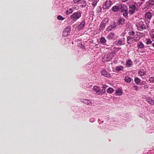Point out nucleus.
<instances>
[{
	"instance_id": "f257e3e1",
	"label": "nucleus",
	"mask_w": 154,
	"mask_h": 154,
	"mask_svg": "<svg viewBox=\"0 0 154 154\" xmlns=\"http://www.w3.org/2000/svg\"><path fill=\"white\" fill-rule=\"evenodd\" d=\"M146 24L145 21H140L136 24V27L138 30H143L144 29H145Z\"/></svg>"
},
{
	"instance_id": "f03ea898",
	"label": "nucleus",
	"mask_w": 154,
	"mask_h": 154,
	"mask_svg": "<svg viewBox=\"0 0 154 154\" xmlns=\"http://www.w3.org/2000/svg\"><path fill=\"white\" fill-rule=\"evenodd\" d=\"M137 5L133 4L129 6V13L131 14H133L136 11H138Z\"/></svg>"
},
{
	"instance_id": "7ed1b4c3",
	"label": "nucleus",
	"mask_w": 154,
	"mask_h": 154,
	"mask_svg": "<svg viewBox=\"0 0 154 154\" xmlns=\"http://www.w3.org/2000/svg\"><path fill=\"white\" fill-rule=\"evenodd\" d=\"M93 90L98 94H103L104 93V89H101L100 87L98 86H94Z\"/></svg>"
},
{
	"instance_id": "20e7f679",
	"label": "nucleus",
	"mask_w": 154,
	"mask_h": 154,
	"mask_svg": "<svg viewBox=\"0 0 154 154\" xmlns=\"http://www.w3.org/2000/svg\"><path fill=\"white\" fill-rule=\"evenodd\" d=\"M81 17V14L79 12H76L73 14L71 18L73 20L76 21Z\"/></svg>"
},
{
	"instance_id": "39448f33",
	"label": "nucleus",
	"mask_w": 154,
	"mask_h": 154,
	"mask_svg": "<svg viewBox=\"0 0 154 154\" xmlns=\"http://www.w3.org/2000/svg\"><path fill=\"white\" fill-rule=\"evenodd\" d=\"M112 4V3L111 0H107L103 5V8L105 9H108L111 7Z\"/></svg>"
},
{
	"instance_id": "423d86ee",
	"label": "nucleus",
	"mask_w": 154,
	"mask_h": 154,
	"mask_svg": "<svg viewBox=\"0 0 154 154\" xmlns=\"http://www.w3.org/2000/svg\"><path fill=\"white\" fill-rule=\"evenodd\" d=\"M70 30L69 29H65L63 32V35L64 37L68 36L70 34Z\"/></svg>"
},
{
	"instance_id": "0eeeda50",
	"label": "nucleus",
	"mask_w": 154,
	"mask_h": 154,
	"mask_svg": "<svg viewBox=\"0 0 154 154\" xmlns=\"http://www.w3.org/2000/svg\"><path fill=\"white\" fill-rule=\"evenodd\" d=\"M116 38L115 33L112 32L109 33L106 37L109 40L115 39V38Z\"/></svg>"
},
{
	"instance_id": "6e6552de",
	"label": "nucleus",
	"mask_w": 154,
	"mask_h": 154,
	"mask_svg": "<svg viewBox=\"0 0 154 154\" xmlns=\"http://www.w3.org/2000/svg\"><path fill=\"white\" fill-rule=\"evenodd\" d=\"M101 74L105 77H110V75L105 69H103L101 72Z\"/></svg>"
},
{
	"instance_id": "1a4fd4ad",
	"label": "nucleus",
	"mask_w": 154,
	"mask_h": 154,
	"mask_svg": "<svg viewBox=\"0 0 154 154\" xmlns=\"http://www.w3.org/2000/svg\"><path fill=\"white\" fill-rule=\"evenodd\" d=\"M119 9L122 12H125V11H127L128 8L127 7L123 4H121L119 6Z\"/></svg>"
},
{
	"instance_id": "9d476101",
	"label": "nucleus",
	"mask_w": 154,
	"mask_h": 154,
	"mask_svg": "<svg viewBox=\"0 0 154 154\" xmlns=\"http://www.w3.org/2000/svg\"><path fill=\"white\" fill-rule=\"evenodd\" d=\"M124 39L121 38L117 41H116L115 43L116 44V45L118 46L124 44Z\"/></svg>"
},
{
	"instance_id": "9b49d317",
	"label": "nucleus",
	"mask_w": 154,
	"mask_h": 154,
	"mask_svg": "<svg viewBox=\"0 0 154 154\" xmlns=\"http://www.w3.org/2000/svg\"><path fill=\"white\" fill-rule=\"evenodd\" d=\"M81 102L88 105H91L92 104L91 102L88 99H82L81 100Z\"/></svg>"
},
{
	"instance_id": "f8f14e48",
	"label": "nucleus",
	"mask_w": 154,
	"mask_h": 154,
	"mask_svg": "<svg viewBox=\"0 0 154 154\" xmlns=\"http://www.w3.org/2000/svg\"><path fill=\"white\" fill-rule=\"evenodd\" d=\"M85 25V21L83 20L80 25L78 26V29L79 30H81L83 29Z\"/></svg>"
},
{
	"instance_id": "ddd939ff",
	"label": "nucleus",
	"mask_w": 154,
	"mask_h": 154,
	"mask_svg": "<svg viewBox=\"0 0 154 154\" xmlns=\"http://www.w3.org/2000/svg\"><path fill=\"white\" fill-rule=\"evenodd\" d=\"M124 69L123 66L120 65L117 66L115 68V70L116 72H119L120 71H123Z\"/></svg>"
},
{
	"instance_id": "4468645a",
	"label": "nucleus",
	"mask_w": 154,
	"mask_h": 154,
	"mask_svg": "<svg viewBox=\"0 0 154 154\" xmlns=\"http://www.w3.org/2000/svg\"><path fill=\"white\" fill-rule=\"evenodd\" d=\"M146 72V70L142 69H141L138 71V74L140 76L142 77V76L145 74Z\"/></svg>"
},
{
	"instance_id": "2eb2a0df",
	"label": "nucleus",
	"mask_w": 154,
	"mask_h": 154,
	"mask_svg": "<svg viewBox=\"0 0 154 154\" xmlns=\"http://www.w3.org/2000/svg\"><path fill=\"white\" fill-rule=\"evenodd\" d=\"M112 55L113 54L112 53L108 54L107 55L105 56L106 58L107 59L106 61H107L111 59L113 57Z\"/></svg>"
},
{
	"instance_id": "dca6fc26",
	"label": "nucleus",
	"mask_w": 154,
	"mask_h": 154,
	"mask_svg": "<svg viewBox=\"0 0 154 154\" xmlns=\"http://www.w3.org/2000/svg\"><path fill=\"white\" fill-rule=\"evenodd\" d=\"M137 47L139 48H144V46L142 42H139L137 44Z\"/></svg>"
},
{
	"instance_id": "f3484780",
	"label": "nucleus",
	"mask_w": 154,
	"mask_h": 154,
	"mask_svg": "<svg viewBox=\"0 0 154 154\" xmlns=\"http://www.w3.org/2000/svg\"><path fill=\"white\" fill-rule=\"evenodd\" d=\"M116 26V25L115 23H113L110 24L108 28L109 30H111L112 29L115 28Z\"/></svg>"
},
{
	"instance_id": "a211bd4d",
	"label": "nucleus",
	"mask_w": 154,
	"mask_h": 154,
	"mask_svg": "<svg viewBox=\"0 0 154 154\" xmlns=\"http://www.w3.org/2000/svg\"><path fill=\"white\" fill-rule=\"evenodd\" d=\"M112 10L113 11L116 12L119 10V6H114L112 8Z\"/></svg>"
},
{
	"instance_id": "6ab92c4d",
	"label": "nucleus",
	"mask_w": 154,
	"mask_h": 154,
	"mask_svg": "<svg viewBox=\"0 0 154 154\" xmlns=\"http://www.w3.org/2000/svg\"><path fill=\"white\" fill-rule=\"evenodd\" d=\"M116 94V95L119 96L121 95L122 94V90L120 89H119L116 91L115 92Z\"/></svg>"
},
{
	"instance_id": "aec40b11",
	"label": "nucleus",
	"mask_w": 154,
	"mask_h": 154,
	"mask_svg": "<svg viewBox=\"0 0 154 154\" xmlns=\"http://www.w3.org/2000/svg\"><path fill=\"white\" fill-rule=\"evenodd\" d=\"M125 20L123 18H120L118 20V23L119 24H123L124 23Z\"/></svg>"
},
{
	"instance_id": "412c9836",
	"label": "nucleus",
	"mask_w": 154,
	"mask_h": 154,
	"mask_svg": "<svg viewBox=\"0 0 154 154\" xmlns=\"http://www.w3.org/2000/svg\"><path fill=\"white\" fill-rule=\"evenodd\" d=\"M100 42L103 45H104L106 43V40L104 37H101L100 39Z\"/></svg>"
},
{
	"instance_id": "4be33fe9",
	"label": "nucleus",
	"mask_w": 154,
	"mask_h": 154,
	"mask_svg": "<svg viewBox=\"0 0 154 154\" xmlns=\"http://www.w3.org/2000/svg\"><path fill=\"white\" fill-rule=\"evenodd\" d=\"M132 64V62L131 60H128L126 62V65L129 67H131Z\"/></svg>"
},
{
	"instance_id": "5701e85b",
	"label": "nucleus",
	"mask_w": 154,
	"mask_h": 154,
	"mask_svg": "<svg viewBox=\"0 0 154 154\" xmlns=\"http://www.w3.org/2000/svg\"><path fill=\"white\" fill-rule=\"evenodd\" d=\"M147 5L150 7L152 6L154 4L153 0H150L147 3Z\"/></svg>"
},
{
	"instance_id": "b1692460",
	"label": "nucleus",
	"mask_w": 154,
	"mask_h": 154,
	"mask_svg": "<svg viewBox=\"0 0 154 154\" xmlns=\"http://www.w3.org/2000/svg\"><path fill=\"white\" fill-rule=\"evenodd\" d=\"M152 17L151 13L150 12L146 13L145 15V17L146 19H150Z\"/></svg>"
},
{
	"instance_id": "393cba45",
	"label": "nucleus",
	"mask_w": 154,
	"mask_h": 154,
	"mask_svg": "<svg viewBox=\"0 0 154 154\" xmlns=\"http://www.w3.org/2000/svg\"><path fill=\"white\" fill-rule=\"evenodd\" d=\"M146 100L147 102L150 104L152 105L154 103V101L149 98H147Z\"/></svg>"
},
{
	"instance_id": "a878e982",
	"label": "nucleus",
	"mask_w": 154,
	"mask_h": 154,
	"mask_svg": "<svg viewBox=\"0 0 154 154\" xmlns=\"http://www.w3.org/2000/svg\"><path fill=\"white\" fill-rule=\"evenodd\" d=\"M114 91L113 89L111 88H108L107 90V92L109 94H111Z\"/></svg>"
},
{
	"instance_id": "bb28decb",
	"label": "nucleus",
	"mask_w": 154,
	"mask_h": 154,
	"mask_svg": "<svg viewBox=\"0 0 154 154\" xmlns=\"http://www.w3.org/2000/svg\"><path fill=\"white\" fill-rule=\"evenodd\" d=\"M134 82L136 84H138L140 83L141 80L138 78L136 77L134 79Z\"/></svg>"
},
{
	"instance_id": "cd10ccee",
	"label": "nucleus",
	"mask_w": 154,
	"mask_h": 154,
	"mask_svg": "<svg viewBox=\"0 0 154 154\" xmlns=\"http://www.w3.org/2000/svg\"><path fill=\"white\" fill-rule=\"evenodd\" d=\"M73 12L72 9L71 8L69 9H67L66 11V14H71Z\"/></svg>"
},
{
	"instance_id": "c85d7f7f",
	"label": "nucleus",
	"mask_w": 154,
	"mask_h": 154,
	"mask_svg": "<svg viewBox=\"0 0 154 154\" xmlns=\"http://www.w3.org/2000/svg\"><path fill=\"white\" fill-rule=\"evenodd\" d=\"M125 81L128 83H129L131 81V79L130 77H127L125 78Z\"/></svg>"
},
{
	"instance_id": "c756f323",
	"label": "nucleus",
	"mask_w": 154,
	"mask_h": 154,
	"mask_svg": "<svg viewBox=\"0 0 154 154\" xmlns=\"http://www.w3.org/2000/svg\"><path fill=\"white\" fill-rule=\"evenodd\" d=\"M105 27V24L104 23H101L99 26L100 29H101V30L104 29Z\"/></svg>"
},
{
	"instance_id": "7c9ffc66",
	"label": "nucleus",
	"mask_w": 154,
	"mask_h": 154,
	"mask_svg": "<svg viewBox=\"0 0 154 154\" xmlns=\"http://www.w3.org/2000/svg\"><path fill=\"white\" fill-rule=\"evenodd\" d=\"M132 89L134 90L138 91L139 89V87L137 85H134L132 87Z\"/></svg>"
},
{
	"instance_id": "2f4dec72",
	"label": "nucleus",
	"mask_w": 154,
	"mask_h": 154,
	"mask_svg": "<svg viewBox=\"0 0 154 154\" xmlns=\"http://www.w3.org/2000/svg\"><path fill=\"white\" fill-rule=\"evenodd\" d=\"M57 18L59 20H64V18H63V17L60 15H58L57 17Z\"/></svg>"
},
{
	"instance_id": "473e14b6",
	"label": "nucleus",
	"mask_w": 154,
	"mask_h": 154,
	"mask_svg": "<svg viewBox=\"0 0 154 154\" xmlns=\"http://www.w3.org/2000/svg\"><path fill=\"white\" fill-rule=\"evenodd\" d=\"M146 44H151L152 42L150 39L148 38L146 39Z\"/></svg>"
},
{
	"instance_id": "72a5a7b5",
	"label": "nucleus",
	"mask_w": 154,
	"mask_h": 154,
	"mask_svg": "<svg viewBox=\"0 0 154 154\" xmlns=\"http://www.w3.org/2000/svg\"><path fill=\"white\" fill-rule=\"evenodd\" d=\"M149 81L151 83H153L154 82V78L153 77H151L149 78Z\"/></svg>"
},
{
	"instance_id": "f704fd0d",
	"label": "nucleus",
	"mask_w": 154,
	"mask_h": 154,
	"mask_svg": "<svg viewBox=\"0 0 154 154\" xmlns=\"http://www.w3.org/2000/svg\"><path fill=\"white\" fill-rule=\"evenodd\" d=\"M101 8L100 7H98L97 8V13H99L101 11Z\"/></svg>"
},
{
	"instance_id": "c9c22d12",
	"label": "nucleus",
	"mask_w": 154,
	"mask_h": 154,
	"mask_svg": "<svg viewBox=\"0 0 154 154\" xmlns=\"http://www.w3.org/2000/svg\"><path fill=\"white\" fill-rule=\"evenodd\" d=\"M125 13H124L123 14V15L124 16L126 17V18H127V17H128V14L127 13V11H125Z\"/></svg>"
},
{
	"instance_id": "e433bc0d",
	"label": "nucleus",
	"mask_w": 154,
	"mask_h": 154,
	"mask_svg": "<svg viewBox=\"0 0 154 154\" xmlns=\"http://www.w3.org/2000/svg\"><path fill=\"white\" fill-rule=\"evenodd\" d=\"M97 2H93L92 4V5L94 7H95L97 5Z\"/></svg>"
},
{
	"instance_id": "4c0bfd02",
	"label": "nucleus",
	"mask_w": 154,
	"mask_h": 154,
	"mask_svg": "<svg viewBox=\"0 0 154 154\" xmlns=\"http://www.w3.org/2000/svg\"><path fill=\"white\" fill-rule=\"evenodd\" d=\"M107 87V86L105 85L103 86V89H104V93L105 92V90Z\"/></svg>"
},
{
	"instance_id": "58836bf2",
	"label": "nucleus",
	"mask_w": 154,
	"mask_h": 154,
	"mask_svg": "<svg viewBox=\"0 0 154 154\" xmlns=\"http://www.w3.org/2000/svg\"><path fill=\"white\" fill-rule=\"evenodd\" d=\"M143 89H146L148 88V87L147 85H144V86H143Z\"/></svg>"
},
{
	"instance_id": "ea45409f",
	"label": "nucleus",
	"mask_w": 154,
	"mask_h": 154,
	"mask_svg": "<svg viewBox=\"0 0 154 154\" xmlns=\"http://www.w3.org/2000/svg\"><path fill=\"white\" fill-rule=\"evenodd\" d=\"M81 0H74L73 2L74 3H77L80 1Z\"/></svg>"
},
{
	"instance_id": "a19ab883",
	"label": "nucleus",
	"mask_w": 154,
	"mask_h": 154,
	"mask_svg": "<svg viewBox=\"0 0 154 154\" xmlns=\"http://www.w3.org/2000/svg\"><path fill=\"white\" fill-rule=\"evenodd\" d=\"M122 0V2H127V1H128V0Z\"/></svg>"
},
{
	"instance_id": "79ce46f5",
	"label": "nucleus",
	"mask_w": 154,
	"mask_h": 154,
	"mask_svg": "<svg viewBox=\"0 0 154 154\" xmlns=\"http://www.w3.org/2000/svg\"><path fill=\"white\" fill-rule=\"evenodd\" d=\"M116 49H117L118 50H120V49H121V48H117Z\"/></svg>"
},
{
	"instance_id": "37998d69",
	"label": "nucleus",
	"mask_w": 154,
	"mask_h": 154,
	"mask_svg": "<svg viewBox=\"0 0 154 154\" xmlns=\"http://www.w3.org/2000/svg\"><path fill=\"white\" fill-rule=\"evenodd\" d=\"M129 38H130V37H128L127 38V40H128V41L129 40Z\"/></svg>"
},
{
	"instance_id": "c03bdc74",
	"label": "nucleus",
	"mask_w": 154,
	"mask_h": 154,
	"mask_svg": "<svg viewBox=\"0 0 154 154\" xmlns=\"http://www.w3.org/2000/svg\"><path fill=\"white\" fill-rule=\"evenodd\" d=\"M152 45L153 47H154V43H153L152 44Z\"/></svg>"
}]
</instances>
